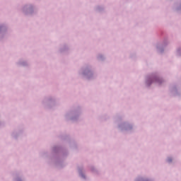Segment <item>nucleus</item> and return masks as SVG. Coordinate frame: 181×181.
Returning <instances> with one entry per match:
<instances>
[{
    "label": "nucleus",
    "instance_id": "1",
    "mask_svg": "<svg viewBox=\"0 0 181 181\" xmlns=\"http://www.w3.org/2000/svg\"><path fill=\"white\" fill-rule=\"evenodd\" d=\"M169 160V162H172V160Z\"/></svg>",
    "mask_w": 181,
    "mask_h": 181
}]
</instances>
